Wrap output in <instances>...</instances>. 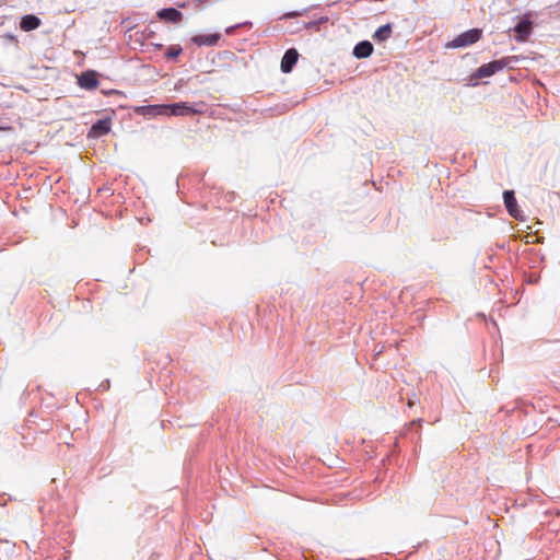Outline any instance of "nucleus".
Instances as JSON below:
<instances>
[{
  "mask_svg": "<svg viewBox=\"0 0 560 560\" xmlns=\"http://www.w3.org/2000/svg\"><path fill=\"white\" fill-rule=\"evenodd\" d=\"M516 61H517V58L515 56H508V57H503L498 60L490 61L488 63L480 66L476 70L474 78L482 79V78L491 77L494 73L502 71L504 68L512 69L513 65Z\"/></svg>",
  "mask_w": 560,
  "mask_h": 560,
  "instance_id": "1",
  "label": "nucleus"
},
{
  "mask_svg": "<svg viewBox=\"0 0 560 560\" xmlns=\"http://www.w3.org/2000/svg\"><path fill=\"white\" fill-rule=\"evenodd\" d=\"M532 13L529 11L525 12L521 19V21L513 27L515 32L514 39L517 43H525L528 40L533 31V21Z\"/></svg>",
  "mask_w": 560,
  "mask_h": 560,
  "instance_id": "2",
  "label": "nucleus"
},
{
  "mask_svg": "<svg viewBox=\"0 0 560 560\" xmlns=\"http://www.w3.org/2000/svg\"><path fill=\"white\" fill-rule=\"evenodd\" d=\"M482 36V30L480 28H470L460 33L451 42V47L460 48L467 47L475 43H477Z\"/></svg>",
  "mask_w": 560,
  "mask_h": 560,
  "instance_id": "3",
  "label": "nucleus"
},
{
  "mask_svg": "<svg viewBox=\"0 0 560 560\" xmlns=\"http://www.w3.org/2000/svg\"><path fill=\"white\" fill-rule=\"evenodd\" d=\"M166 116H191L201 113V109L188 102L166 104Z\"/></svg>",
  "mask_w": 560,
  "mask_h": 560,
  "instance_id": "4",
  "label": "nucleus"
},
{
  "mask_svg": "<svg viewBox=\"0 0 560 560\" xmlns=\"http://www.w3.org/2000/svg\"><path fill=\"white\" fill-rule=\"evenodd\" d=\"M504 206L508 213L517 220H523L522 211L518 209L515 194L513 190L503 191Z\"/></svg>",
  "mask_w": 560,
  "mask_h": 560,
  "instance_id": "5",
  "label": "nucleus"
},
{
  "mask_svg": "<svg viewBox=\"0 0 560 560\" xmlns=\"http://www.w3.org/2000/svg\"><path fill=\"white\" fill-rule=\"evenodd\" d=\"M112 128V119L110 117H106L103 119H98L95 121L89 130V138H100L107 135Z\"/></svg>",
  "mask_w": 560,
  "mask_h": 560,
  "instance_id": "6",
  "label": "nucleus"
},
{
  "mask_svg": "<svg viewBox=\"0 0 560 560\" xmlns=\"http://www.w3.org/2000/svg\"><path fill=\"white\" fill-rule=\"evenodd\" d=\"M78 84L81 89L86 91L95 90L100 84L97 73L94 70H86L82 72L78 78Z\"/></svg>",
  "mask_w": 560,
  "mask_h": 560,
  "instance_id": "7",
  "label": "nucleus"
},
{
  "mask_svg": "<svg viewBox=\"0 0 560 560\" xmlns=\"http://www.w3.org/2000/svg\"><path fill=\"white\" fill-rule=\"evenodd\" d=\"M166 104L141 105L135 108L136 113L142 116L156 117L166 116Z\"/></svg>",
  "mask_w": 560,
  "mask_h": 560,
  "instance_id": "8",
  "label": "nucleus"
},
{
  "mask_svg": "<svg viewBox=\"0 0 560 560\" xmlns=\"http://www.w3.org/2000/svg\"><path fill=\"white\" fill-rule=\"evenodd\" d=\"M156 16L166 23H180L183 13L176 8H163L156 12Z\"/></svg>",
  "mask_w": 560,
  "mask_h": 560,
  "instance_id": "9",
  "label": "nucleus"
},
{
  "mask_svg": "<svg viewBox=\"0 0 560 560\" xmlns=\"http://www.w3.org/2000/svg\"><path fill=\"white\" fill-rule=\"evenodd\" d=\"M298 59H299L298 50L295 48L288 49L281 59V65H280L281 71L283 73H290L292 71L293 67L295 66V63L298 62Z\"/></svg>",
  "mask_w": 560,
  "mask_h": 560,
  "instance_id": "10",
  "label": "nucleus"
},
{
  "mask_svg": "<svg viewBox=\"0 0 560 560\" xmlns=\"http://www.w3.org/2000/svg\"><path fill=\"white\" fill-rule=\"evenodd\" d=\"M221 35L219 33L207 34V35H195L190 38V42L197 46H215L220 40Z\"/></svg>",
  "mask_w": 560,
  "mask_h": 560,
  "instance_id": "11",
  "label": "nucleus"
},
{
  "mask_svg": "<svg viewBox=\"0 0 560 560\" xmlns=\"http://www.w3.org/2000/svg\"><path fill=\"white\" fill-rule=\"evenodd\" d=\"M373 49L371 42L361 40L354 46L352 54L357 59H365L373 54Z\"/></svg>",
  "mask_w": 560,
  "mask_h": 560,
  "instance_id": "12",
  "label": "nucleus"
},
{
  "mask_svg": "<svg viewBox=\"0 0 560 560\" xmlns=\"http://www.w3.org/2000/svg\"><path fill=\"white\" fill-rule=\"evenodd\" d=\"M40 19L34 14H25L21 18L20 27L25 32H31L40 26Z\"/></svg>",
  "mask_w": 560,
  "mask_h": 560,
  "instance_id": "13",
  "label": "nucleus"
},
{
  "mask_svg": "<svg viewBox=\"0 0 560 560\" xmlns=\"http://www.w3.org/2000/svg\"><path fill=\"white\" fill-rule=\"evenodd\" d=\"M392 35V25L387 23L385 25L380 26L373 34V38L377 42H385Z\"/></svg>",
  "mask_w": 560,
  "mask_h": 560,
  "instance_id": "14",
  "label": "nucleus"
},
{
  "mask_svg": "<svg viewBox=\"0 0 560 560\" xmlns=\"http://www.w3.org/2000/svg\"><path fill=\"white\" fill-rule=\"evenodd\" d=\"M182 52L183 48L179 45H171L165 51V57L170 60H176Z\"/></svg>",
  "mask_w": 560,
  "mask_h": 560,
  "instance_id": "15",
  "label": "nucleus"
},
{
  "mask_svg": "<svg viewBox=\"0 0 560 560\" xmlns=\"http://www.w3.org/2000/svg\"><path fill=\"white\" fill-rule=\"evenodd\" d=\"M327 21H328L327 16H322L318 20L302 23L301 28L312 30V28H315L316 26H318L319 24L326 23ZM298 30H300V27Z\"/></svg>",
  "mask_w": 560,
  "mask_h": 560,
  "instance_id": "16",
  "label": "nucleus"
},
{
  "mask_svg": "<svg viewBox=\"0 0 560 560\" xmlns=\"http://www.w3.org/2000/svg\"><path fill=\"white\" fill-rule=\"evenodd\" d=\"M305 12H306V9H303L302 11H291V12L284 13L282 16H280V20L296 18V16L302 15Z\"/></svg>",
  "mask_w": 560,
  "mask_h": 560,
  "instance_id": "17",
  "label": "nucleus"
},
{
  "mask_svg": "<svg viewBox=\"0 0 560 560\" xmlns=\"http://www.w3.org/2000/svg\"><path fill=\"white\" fill-rule=\"evenodd\" d=\"M240 27H241V24H235V25L229 26V27L225 28V33L228 35H231V34L234 33V31H236Z\"/></svg>",
  "mask_w": 560,
  "mask_h": 560,
  "instance_id": "18",
  "label": "nucleus"
},
{
  "mask_svg": "<svg viewBox=\"0 0 560 560\" xmlns=\"http://www.w3.org/2000/svg\"><path fill=\"white\" fill-rule=\"evenodd\" d=\"M11 129H12V127L10 125L0 121V131H8Z\"/></svg>",
  "mask_w": 560,
  "mask_h": 560,
  "instance_id": "19",
  "label": "nucleus"
},
{
  "mask_svg": "<svg viewBox=\"0 0 560 560\" xmlns=\"http://www.w3.org/2000/svg\"><path fill=\"white\" fill-rule=\"evenodd\" d=\"M150 46L153 48V50H161L163 48V44L160 43H151Z\"/></svg>",
  "mask_w": 560,
  "mask_h": 560,
  "instance_id": "20",
  "label": "nucleus"
},
{
  "mask_svg": "<svg viewBox=\"0 0 560 560\" xmlns=\"http://www.w3.org/2000/svg\"><path fill=\"white\" fill-rule=\"evenodd\" d=\"M240 24H241V27L242 26H252L253 25V23L250 21H245V22H242Z\"/></svg>",
  "mask_w": 560,
  "mask_h": 560,
  "instance_id": "21",
  "label": "nucleus"
},
{
  "mask_svg": "<svg viewBox=\"0 0 560 560\" xmlns=\"http://www.w3.org/2000/svg\"><path fill=\"white\" fill-rule=\"evenodd\" d=\"M106 94H113V93H117L116 90H109L108 92H105Z\"/></svg>",
  "mask_w": 560,
  "mask_h": 560,
  "instance_id": "22",
  "label": "nucleus"
},
{
  "mask_svg": "<svg viewBox=\"0 0 560 560\" xmlns=\"http://www.w3.org/2000/svg\"><path fill=\"white\" fill-rule=\"evenodd\" d=\"M382 351H383V348L382 349L377 348V353H382Z\"/></svg>",
  "mask_w": 560,
  "mask_h": 560,
  "instance_id": "23",
  "label": "nucleus"
},
{
  "mask_svg": "<svg viewBox=\"0 0 560 560\" xmlns=\"http://www.w3.org/2000/svg\"><path fill=\"white\" fill-rule=\"evenodd\" d=\"M382 351H383V348L382 349L377 348V353H382Z\"/></svg>",
  "mask_w": 560,
  "mask_h": 560,
  "instance_id": "24",
  "label": "nucleus"
}]
</instances>
